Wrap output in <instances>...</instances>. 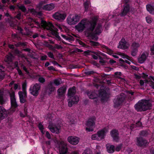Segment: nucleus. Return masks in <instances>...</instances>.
I'll return each instance as SVG.
<instances>
[{"mask_svg":"<svg viewBox=\"0 0 154 154\" xmlns=\"http://www.w3.org/2000/svg\"><path fill=\"white\" fill-rule=\"evenodd\" d=\"M96 20L95 19L90 22L87 19H84L75 26V29L79 32H82L86 28L88 31L92 32L96 25Z\"/></svg>","mask_w":154,"mask_h":154,"instance_id":"nucleus-1","label":"nucleus"},{"mask_svg":"<svg viewBox=\"0 0 154 154\" xmlns=\"http://www.w3.org/2000/svg\"><path fill=\"white\" fill-rule=\"evenodd\" d=\"M152 105L151 102L146 100H139L134 106L135 109L137 111H145L150 110L152 108Z\"/></svg>","mask_w":154,"mask_h":154,"instance_id":"nucleus-2","label":"nucleus"},{"mask_svg":"<svg viewBox=\"0 0 154 154\" xmlns=\"http://www.w3.org/2000/svg\"><path fill=\"white\" fill-rule=\"evenodd\" d=\"M108 131V128H104L99 130L97 133L92 135L91 139L94 140H100L104 138L106 134Z\"/></svg>","mask_w":154,"mask_h":154,"instance_id":"nucleus-3","label":"nucleus"},{"mask_svg":"<svg viewBox=\"0 0 154 154\" xmlns=\"http://www.w3.org/2000/svg\"><path fill=\"white\" fill-rule=\"evenodd\" d=\"M59 150L60 154H69L66 147V144L63 141H61L58 143ZM71 154H79L77 151H74Z\"/></svg>","mask_w":154,"mask_h":154,"instance_id":"nucleus-4","label":"nucleus"},{"mask_svg":"<svg viewBox=\"0 0 154 154\" xmlns=\"http://www.w3.org/2000/svg\"><path fill=\"white\" fill-rule=\"evenodd\" d=\"M80 17L77 14H71L69 15L66 19L67 23L70 25L76 24L80 19Z\"/></svg>","mask_w":154,"mask_h":154,"instance_id":"nucleus-5","label":"nucleus"},{"mask_svg":"<svg viewBox=\"0 0 154 154\" xmlns=\"http://www.w3.org/2000/svg\"><path fill=\"white\" fill-rule=\"evenodd\" d=\"M48 1L45 0V1H42L39 3L38 7L39 8L40 10L50 11L53 10L54 8L55 5L53 3H51L43 6V5L45 4Z\"/></svg>","mask_w":154,"mask_h":154,"instance_id":"nucleus-6","label":"nucleus"},{"mask_svg":"<svg viewBox=\"0 0 154 154\" xmlns=\"http://www.w3.org/2000/svg\"><path fill=\"white\" fill-rule=\"evenodd\" d=\"M11 107V111L13 112L15 110V109L18 106L16 99L15 97L14 92L12 91L10 94Z\"/></svg>","mask_w":154,"mask_h":154,"instance_id":"nucleus-7","label":"nucleus"},{"mask_svg":"<svg viewBox=\"0 0 154 154\" xmlns=\"http://www.w3.org/2000/svg\"><path fill=\"white\" fill-rule=\"evenodd\" d=\"M40 88V85L36 83L32 85L29 88L30 94L34 96H37L39 94Z\"/></svg>","mask_w":154,"mask_h":154,"instance_id":"nucleus-8","label":"nucleus"},{"mask_svg":"<svg viewBox=\"0 0 154 154\" xmlns=\"http://www.w3.org/2000/svg\"><path fill=\"white\" fill-rule=\"evenodd\" d=\"M96 118L95 117H93L90 118L88 121L87 124V127L86 130L88 132H90L93 131L94 129L93 127L95 125V122Z\"/></svg>","mask_w":154,"mask_h":154,"instance_id":"nucleus-9","label":"nucleus"},{"mask_svg":"<svg viewBox=\"0 0 154 154\" xmlns=\"http://www.w3.org/2000/svg\"><path fill=\"white\" fill-rule=\"evenodd\" d=\"M66 16V14L63 12H56L52 15L53 18L60 21H62L65 20Z\"/></svg>","mask_w":154,"mask_h":154,"instance_id":"nucleus-10","label":"nucleus"},{"mask_svg":"<svg viewBox=\"0 0 154 154\" xmlns=\"http://www.w3.org/2000/svg\"><path fill=\"white\" fill-rule=\"evenodd\" d=\"M129 44L127 42L125 39H122L119 43L118 48L123 49H128L129 46Z\"/></svg>","mask_w":154,"mask_h":154,"instance_id":"nucleus-11","label":"nucleus"},{"mask_svg":"<svg viewBox=\"0 0 154 154\" xmlns=\"http://www.w3.org/2000/svg\"><path fill=\"white\" fill-rule=\"evenodd\" d=\"M67 140L70 144L75 145L79 143V138L76 137L70 136L68 137Z\"/></svg>","mask_w":154,"mask_h":154,"instance_id":"nucleus-12","label":"nucleus"},{"mask_svg":"<svg viewBox=\"0 0 154 154\" xmlns=\"http://www.w3.org/2000/svg\"><path fill=\"white\" fill-rule=\"evenodd\" d=\"M20 102L21 103H25L26 101V99L27 97L26 92L24 91H19L18 92Z\"/></svg>","mask_w":154,"mask_h":154,"instance_id":"nucleus-13","label":"nucleus"},{"mask_svg":"<svg viewBox=\"0 0 154 154\" xmlns=\"http://www.w3.org/2000/svg\"><path fill=\"white\" fill-rule=\"evenodd\" d=\"M130 7L128 4L124 5L123 7V9L120 14V16L123 17L126 15L130 11Z\"/></svg>","mask_w":154,"mask_h":154,"instance_id":"nucleus-14","label":"nucleus"},{"mask_svg":"<svg viewBox=\"0 0 154 154\" xmlns=\"http://www.w3.org/2000/svg\"><path fill=\"white\" fill-rule=\"evenodd\" d=\"M48 127L51 131L52 133L58 134L60 132V127L59 125H54L52 126L51 125H49Z\"/></svg>","mask_w":154,"mask_h":154,"instance_id":"nucleus-15","label":"nucleus"},{"mask_svg":"<svg viewBox=\"0 0 154 154\" xmlns=\"http://www.w3.org/2000/svg\"><path fill=\"white\" fill-rule=\"evenodd\" d=\"M69 99L68 102V105L69 107L72 106L73 104L77 103L79 100V97L77 96L73 97H71Z\"/></svg>","mask_w":154,"mask_h":154,"instance_id":"nucleus-16","label":"nucleus"},{"mask_svg":"<svg viewBox=\"0 0 154 154\" xmlns=\"http://www.w3.org/2000/svg\"><path fill=\"white\" fill-rule=\"evenodd\" d=\"M110 134L113 140L117 141L119 139L118 131L116 130H113L110 132Z\"/></svg>","mask_w":154,"mask_h":154,"instance_id":"nucleus-17","label":"nucleus"},{"mask_svg":"<svg viewBox=\"0 0 154 154\" xmlns=\"http://www.w3.org/2000/svg\"><path fill=\"white\" fill-rule=\"evenodd\" d=\"M123 100L124 98L121 97L115 99L114 100V107L116 108H118L121 105Z\"/></svg>","mask_w":154,"mask_h":154,"instance_id":"nucleus-18","label":"nucleus"},{"mask_svg":"<svg viewBox=\"0 0 154 154\" xmlns=\"http://www.w3.org/2000/svg\"><path fill=\"white\" fill-rule=\"evenodd\" d=\"M41 24L44 28L47 29H50L54 27L53 24L50 22L47 23L45 21H42Z\"/></svg>","mask_w":154,"mask_h":154,"instance_id":"nucleus-19","label":"nucleus"},{"mask_svg":"<svg viewBox=\"0 0 154 154\" xmlns=\"http://www.w3.org/2000/svg\"><path fill=\"white\" fill-rule=\"evenodd\" d=\"M7 116L6 110L0 106V119H3Z\"/></svg>","mask_w":154,"mask_h":154,"instance_id":"nucleus-20","label":"nucleus"},{"mask_svg":"<svg viewBox=\"0 0 154 154\" xmlns=\"http://www.w3.org/2000/svg\"><path fill=\"white\" fill-rule=\"evenodd\" d=\"M147 143L148 142L146 140H143L142 138H137V144L139 146H145Z\"/></svg>","mask_w":154,"mask_h":154,"instance_id":"nucleus-21","label":"nucleus"},{"mask_svg":"<svg viewBox=\"0 0 154 154\" xmlns=\"http://www.w3.org/2000/svg\"><path fill=\"white\" fill-rule=\"evenodd\" d=\"M148 55V54L147 53H143L138 58L139 62L140 63H143L146 60Z\"/></svg>","mask_w":154,"mask_h":154,"instance_id":"nucleus-22","label":"nucleus"},{"mask_svg":"<svg viewBox=\"0 0 154 154\" xmlns=\"http://www.w3.org/2000/svg\"><path fill=\"white\" fill-rule=\"evenodd\" d=\"M147 11L151 14H154V6L151 5H148L146 6Z\"/></svg>","mask_w":154,"mask_h":154,"instance_id":"nucleus-23","label":"nucleus"},{"mask_svg":"<svg viewBox=\"0 0 154 154\" xmlns=\"http://www.w3.org/2000/svg\"><path fill=\"white\" fill-rule=\"evenodd\" d=\"M75 92V87H73L72 88H70L68 90V95L69 98H71V97L74 95Z\"/></svg>","mask_w":154,"mask_h":154,"instance_id":"nucleus-24","label":"nucleus"},{"mask_svg":"<svg viewBox=\"0 0 154 154\" xmlns=\"http://www.w3.org/2000/svg\"><path fill=\"white\" fill-rule=\"evenodd\" d=\"M106 146L107 151L109 153H112L114 152V146L113 145H108Z\"/></svg>","mask_w":154,"mask_h":154,"instance_id":"nucleus-25","label":"nucleus"},{"mask_svg":"<svg viewBox=\"0 0 154 154\" xmlns=\"http://www.w3.org/2000/svg\"><path fill=\"white\" fill-rule=\"evenodd\" d=\"M102 30V26L100 25H98L96 28L95 33L97 35L101 33Z\"/></svg>","mask_w":154,"mask_h":154,"instance_id":"nucleus-26","label":"nucleus"},{"mask_svg":"<svg viewBox=\"0 0 154 154\" xmlns=\"http://www.w3.org/2000/svg\"><path fill=\"white\" fill-rule=\"evenodd\" d=\"M66 90L65 87H63L59 88L58 90V92L59 95H62L65 93Z\"/></svg>","mask_w":154,"mask_h":154,"instance_id":"nucleus-27","label":"nucleus"},{"mask_svg":"<svg viewBox=\"0 0 154 154\" xmlns=\"http://www.w3.org/2000/svg\"><path fill=\"white\" fill-rule=\"evenodd\" d=\"M140 45L139 43L134 42L132 44L131 48L137 49L138 50V48L140 47Z\"/></svg>","mask_w":154,"mask_h":154,"instance_id":"nucleus-28","label":"nucleus"},{"mask_svg":"<svg viewBox=\"0 0 154 154\" xmlns=\"http://www.w3.org/2000/svg\"><path fill=\"white\" fill-rule=\"evenodd\" d=\"M95 54L92 55V57L94 59H97L98 57H100L101 53L100 52H94Z\"/></svg>","mask_w":154,"mask_h":154,"instance_id":"nucleus-29","label":"nucleus"},{"mask_svg":"<svg viewBox=\"0 0 154 154\" xmlns=\"http://www.w3.org/2000/svg\"><path fill=\"white\" fill-rule=\"evenodd\" d=\"M88 95L89 98L91 99H94L97 96V95L94 92L89 93Z\"/></svg>","mask_w":154,"mask_h":154,"instance_id":"nucleus-30","label":"nucleus"},{"mask_svg":"<svg viewBox=\"0 0 154 154\" xmlns=\"http://www.w3.org/2000/svg\"><path fill=\"white\" fill-rule=\"evenodd\" d=\"M12 57L13 56L11 54H10L8 55H7L5 59V61L7 62L11 61Z\"/></svg>","mask_w":154,"mask_h":154,"instance_id":"nucleus-31","label":"nucleus"},{"mask_svg":"<svg viewBox=\"0 0 154 154\" xmlns=\"http://www.w3.org/2000/svg\"><path fill=\"white\" fill-rule=\"evenodd\" d=\"M17 6L23 12H26V9L25 6L23 5H17Z\"/></svg>","mask_w":154,"mask_h":154,"instance_id":"nucleus-32","label":"nucleus"},{"mask_svg":"<svg viewBox=\"0 0 154 154\" xmlns=\"http://www.w3.org/2000/svg\"><path fill=\"white\" fill-rule=\"evenodd\" d=\"M84 6L85 9V11H87L88 8L90 6V2L89 1H87L85 2L84 4Z\"/></svg>","mask_w":154,"mask_h":154,"instance_id":"nucleus-33","label":"nucleus"},{"mask_svg":"<svg viewBox=\"0 0 154 154\" xmlns=\"http://www.w3.org/2000/svg\"><path fill=\"white\" fill-rule=\"evenodd\" d=\"M24 4L28 6H32L33 5L32 2L30 0H25Z\"/></svg>","mask_w":154,"mask_h":154,"instance_id":"nucleus-34","label":"nucleus"},{"mask_svg":"<svg viewBox=\"0 0 154 154\" xmlns=\"http://www.w3.org/2000/svg\"><path fill=\"white\" fill-rule=\"evenodd\" d=\"M131 54L133 56H135L137 53L138 50L137 49L131 48Z\"/></svg>","mask_w":154,"mask_h":154,"instance_id":"nucleus-35","label":"nucleus"},{"mask_svg":"<svg viewBox=\"0 0 154 154\" xmlns=\"http://www.w3.org/2000/svg\"><path fill=\"white\" fill-rule=\"evenodd\" d=\"M118 54L121 56L123 58H126L128 60H130V58L129 56L123 53H119Z\"/></svg>","mask_w":154,"mask_h":154,"instance_id":"nucleus-36","label":"nucleus"},{"mask_svg":"<svg viewBox=\"0 0 154 154\" xmlns=\"http://www.w3.org/2000/svg\"><path fill=\"white\" fill-rule=\"evenodd\" d=\"M146 22L149 23H151L152 21V19L149 16H147L146 18Z\"/></svg>","mask_w":154,"mask_h":154,"instance_id":"nucleus-37","label":"nucleus"},{"mask_svg":"<svg viewBox=\"0 0 154 154\" xmlns=\"http://www.w3.org/2000/svg\"><path fill=\"white\" fill-rule=\"evenodd\" d=\"M26 82H25L23 83L22 84V91H22L23 92H24V91L25 92H26Z\"/></svg>","mask_w":154,"mask_h":154,"instance_id":"nucleus-38","label":"nucleus"},{"mask_svg":"<svg viewBox=\"0 0 154 154\" xmlns=\"http://www.w3.org/2000/svg\"><path fill=\"white\" fill-rule=\"evenodd\" d=\"M54 83L57 86H58L60 84V79H56L54 80Z\"/></svg>","mask_w":154,"mask_h":154,"instance_id":"nucleus-39","label":"nucleus"},{"mask_svg":"<svg viewBox=\"0 0 154 154\" xmlns=\"http://www.w3.org/2000/svg\"><path fill=\"white\" fill-rule=\"evenodd\" d=\"M39 129L43 134H44L43 129H44L43 126L42 125L41 123H39L38 126Z\"/></svg>","mask_w":154,"mask_h":154,"instance_id":"nucleus-40","label":"nucleus"},{"mask_svg":"<svg viewBox=\"0 0 154 154\" xmlns=\"http://www.w3.org/2000/svg\"><path fill=\"white\" fill-rule=\"evenodd\" d=\"M82 154H92V153L90 149H88L85 150Z\"/></svg>","mask_w":154,"mask_h":154,"instance_id":"nucleus-41","label":"nucleus"},{"mask_svg":"<svg viewBox=\"0 0 154 154\" xmlns=\"http://www.w3.org/2000/svg\"><path fill=\"white\" fill-rule=\"evenodd\" d=\"M61 35L62 37L63 38H64V39H65L69 41L71 39V38H70L69 37H68V36H66L65 35H62V34Z\"/></svg>","mask_w":154,"mask_h":154,"instance_id":"nucleus-42","label":"nucleus"},{"mask_svg":"<svg viewBox=\"0 0 154 154\" xmlns=\"http://www.w3.org/2000/svg\"><path fill=\"white\" fill-rule=\"evenodd\" d=\"M52 34L55 35L57 38H59L60 37L58 35V32H57V30H56L55 31H52Z\"/></svg>","mask_w":154,"mask_h":154,"instance_id":"nucleus-43","label":"nucleus"},{"mask_svg":"<svg viewBox=\"0 0 154 154\" xmlns=\"http://www.w3.org/2000/svg\"><path fill=\"white\" fill-rule=\"evenodd\" d=\"M136 11L137 10L136 9L133 8H130V12H131L132 14H134Z\"/></svg>","mask_w":154,"mask_h":154,"instance_id":"nucleus-44","label":"nucleus"},{"mask_svg":"<svg viewBox=\"0 0 154 154\" xmlns=\"http://www.w3.org/2000/svg\"><path fill=\"white\" fill-rule=\"evenodd\" d=\"M151 54L154 55V44L150 48Z\"/></svg>","mask_w":154,"mask_h":154,"instance_id":"nucleus-45","label":"nucleus"},{"mask_svg":"<svg viewBox=\"0 0 154 154\" xmlns=\"http://www.w3.org/2000/svg\"><path fill=\"white\" fill-rule=\"evenodd\" d=\"M108 98V97L107 96V94H105L101 98V99L103 100H106Z\"/></svg>","mask_w":154,"mask_h":154,"instance_id":"nucleus-46","label":"nucleus"},{"mask_svg":"<svg viewBox=\"0 0 154 154\" xmlns=\"http://www.w3.org/2000/svg\"><path fill=\"white\" fill-rule=\"evenodd\" d=\"M90 43L91 45H92L97 46L99 45V44L98 42H95L91 41H90Z\"/></svg>","mask_w":154,"mask_h":154,"instance_id":"nucleus-47","label":"nucleus"},{"mask_svg":"<svg viewBox=\"0 0 154 154\" xmlns=\"http://www.w3.org/2000/svg\"><path fill=\"white\" fill-rule=\"evenodd\" d=\"M38 80L39 82L42 83H43L45 81V79L42 77H39L38 79Z\"/></svg>","mask_w":154,"mask_h":154,"instance_id":"nucleus-48","label":"nucleus"},{"mask_svg":"<svg viewBox=\"0 0 154 154\" xmlns=\"http://www.w3.org/2000/svg\"><path fill=\"white\" fill-rule=\"evenodd\" d=\"M122 145L121 144L119 145L116 147V150L117 151H119L121 149Z\"/></svg>","mask_w":154,"mask_h":154,"instance_id":"nucleus-49","label":"nucleus"},{"mask_svg":"<svg viewBox=\"0 0 154 154\" xmlns=\"http://www.w3.org/2000/svg\"><path fill=\"white\" fill-rule=\"evenodd\" d=\"M46 137L48 139H51V135L48 131H46Z\"/></svg>","mask_w":154,"mask_h":154,"instance_id":"nucleus-50","label":"nucleus"},{"mask_svg":"<svg viewBox=\"0 0 154 154\" xmlns=\"http://www.w3.org/2000/svg\"><path fill=\"white\" fill-rule=\"evenodd\" d=\"M55 26L59 29H60V30L61 31L62 30V26L60 24L57 23L55 24Z\"/></svg>","mask_w":154,"mask_h":154,"instance_id":"nucleus-51","label":"nucleus"},{"mask_svg":"<svg viewBox=\"0 0 154 154\" xmlns=\"http://www.w3.org/2000/svg\"><path fill=\"white\" fill-rule=\"evenodd\" d=\"M48 55L49 57L51 58H54V56L53 54L51 52H48Z\"/></svg>","mask_w":154,"mask_h":154,"instance_id":"nucleus-52","label":"nucleus"},{"mask_svg":"<svg viewBox=\"0 0 154 154\" xmlns=\"http://www.w3.org/2000/svg\"><path fill=\"white\" fill-rule=\"evenodd\" d=\"M14 88L15 90H16L17 89H20V86H19L17 84H15L14 85Z\"/></svg>","mask_w":154,"mask_h":154,"instance_id":"nucleus-53","label":"nucleus"},{"mask_svg":"<svg viewBox=\"0 0 154 154\" xmlns=\"http://www.w3.org/2000/svg\"><path fill=\"white\" fill-rule=\"evenodd\" d=\"M47 58V56L45 55L41 57V60H46Z\"/></svg>","mask_w":154,"mask_h":154,"instance_id":"nucleus-54","label":"nucleus"},{"mask_svg":"<svg viewBox=\"0 0 154 154\" xmlns=\"http://www.w3.org/2000/svg\"><path fill=\"white\" fill-rule=\"evenodd\" d=\"M2 92L0 91V103H2Z\"/></svg>","mask_w":154,"mask_h":154,"instance_id":"nucleus-55","label":"nucleus"},{"mask_svg":"<svg viewBox=\"0 0 154 154\" xmlns=\"http://www.w3.org/2000/svg\"><path fill=\"white\" fill-rule=\"evenodd\" d=\"M149 85L152 88L154 89V82H153L152 81L150 82L149 83Z\"/></svg>","mask_w":154,"mask_h":154,"instance_id":"nucleus-56","label":"nucleus"},{"mask_svg":"<svg viewBox=\"0 0 154 154\" xmlns=\"http://www.w3.org/2000/svg\"><path fill=\"white\" fill-rule=\"evenodd\" d=\"M21 14L20 12L18 14H17V16H16V17L18 19H20L21 18Z\"/></svg>","mask_w":154,"mask_h":154,"instance_id":"nucleus-57","label":"nucleus"},{"mask_svg":"<svg viewBox=\"0 0 154 154\" xmlns=\"http://www.w3.org/2000/svg\"><path fill=\"white\" fill-rule=\"evenodd\" d=\"M48 69H49L50 70H54V67L53 66H50L48 67Z\"/></svg>","mask_w":154,"mask_h":154,"instance_id":"nucleus-58","label":"nucleus"},{"mask_svg":"<svg viewBox=\"0 0 154 154\" xmlns=\"http://www.w3.org/2000/svg\"><path fill=\"white\" fill-rule=\"evenodd\" d=\"M109 63L111 64L114 63L116 62L115 60H113L112 59H110L109 60Z\"/></svg>","mask_w":154,"mask_h":154,"instance_id":"nucleus-59","label":"nucleus"},{"mask_svg":"<svg viewBox=\"0 0 154 154\" xmlns=\"http://www.w3.org/2000/svg\"><path fill=\"white\" fill-rule=\"evenodd\" d=\"M38 35L37 33H35L34 35L32 37L33 38H35L37 37H38Z\"/></svg>","mask_w":154,"mask_h":154,"instance_id":"nucleus-60","label":"nucleus"},{"mask_svg":"<svg viewBox=\"0 0 154 154\" xmlns=\"http://www.w3.org/2000/svg\"><path fill=\"white\" fill-rule=\"evenodd\" d=\"M74 123V120L73 119H72L69 121V123L70 124H73Z\"/></svg>","mask_w":154,"mask_h":154,"instance_id":"nucleus-61","label":"nucleus"},{"mask_svg":"<svg viewBox=\"0 0 154 154\" xmlns=\"http://www.w3.org/2000/svg\"><path fill=\"white\" fill-rule=\"evenodd\" d=\"M131 66L132 68L133 69H135L136 70H137L138 69V68L135 66Z\"/></svg>","mask_w":154,"mask_h":154,"instance_id":"nucleus-62","label":"nucleus"},{"mask_svg":"<svg viewBox=\"0 0 154 154\" xmlns=\"http://www.w3.org/2000/svg\"><path fill=\"white\" fill-rule=\"evenodd\" d=\"M107 52L108 53L109 55H111L112 53V51L111 50H109V51H108Z\"/></svg>","mask_w":154,"mask_h":154,"instance_id":"nucleus-63","label":"nucleus"},{"mask_svg":"<svg viewBox=\"0 0 154 154\" xmlns=\"http://www.w3.org/2000/svg\"><path fill=\"white\" fill-rule=\"evenodd\" d=\"M15 7L13 5L11 6L10 7V8L11 10H14L15 8Z\"/></svg>","mask_w":154,"mask_h":154,"instance_id":"nucleus-64","label":"nucleus"}]
</instances>
